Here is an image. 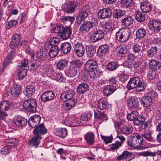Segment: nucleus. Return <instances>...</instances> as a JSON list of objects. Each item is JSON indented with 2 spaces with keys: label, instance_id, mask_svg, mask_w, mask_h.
<instances>
[{
  "label": "nucleus",
  "instance_id": "nucleus-45",
  "mask_svg": "<svg viewBox=\"0 0 161 161\" xmlns=\"http://www.w3.org/2000/svg\"><path fill=\"white\" fill-rule=\"evenodd\" d=\"M125 14V11L119 9H115L114 10L113 13V16L116 19L121 18Z\"/></svg>",
  "mask_w": 161,
  "mask_h": 161
},
{
  "label": "nucleus",
  "instance_id": "nucleus-41",
  "mask_svg": "<svg viewBox=\"0 0 161 161\" xmlns=\"http://www.w3.org/2000/svg\"><path fill=\"white\" fill-rule=\"evenodd\" d=\"M60 42L58 38H52L49 41V42L45 44V46L52 47L55 48H58V46Z\"/></svg>",
  "mask_w": 161,
  "mask_h": 161
},
{
  "label": "nucleus",
  "instance_id": "nucleus-50",
  "mask_svg": "<svg viewBox=\"0 0 161 161\" xmlns=\"http://www.w3.org/2000/svg\"><path fill=\"white\" fill-rule=\"evenodd\" d=\"M95 117L96 119L103 120H107V115L104 113L98 111L94 113Z\"/></svg>",
  "mask_w": 161,
  "mask_h": 161
},
{
  "label": "nucleus",
  "instance_id": "nucleus-61",
  "mask_svg": "<svg viewBox=\"0 0 161 161\" xmlns=\"http://www.w3.org/2000/svg\"><path fill=\"white\" fill-rule=\"evenodd\" d=\"M47 56V52L46 51H40L37 53V58L41 61H43L45 59Z\"/></svg>",
  "mask_w": 161,
  "mask_h": 161
},
{
  "label": "nucleus",
  "instance_id": "nucleus-29",
  "mask_svg": "<svg viewBox=\"0 0 161 161\" xmlns=\"http://www.w3.org/2000/svg\"><path fill=\"white\" fill-rule=\"evenodd\" d=\"M50 72L51 73V76L53 79L59 82H64L65 81V79L62 73L58 72L56 73L55 75H54L52 70H51Z\"/></svg>",
  "mask_w": 161,
  "mask_h": 161
},
{
  "label": "nucleus",
  "instance_id": "nucleus-14",
  "mask_svg": "<svg viewBox=\"0 0 161 161\" xmlns=\"http://www.w3.org/2000/svg\"><path fill=\"white\" fill-rule=\"evenodd\" d=\"M117 86L112 85H108L104 87L103 93L106 97H108L114 93L117 90Z\"/></svg>",
  "mask_w": 161,
  "mask_h": 161
},
{
  "label": "nucleus",
  "instance_id": "nucleus-6",
  "mask_svg": "<svg viewBox=\"0 0 161 161\" xmlns=\"http://www.w3.org/2000/svg\"><path fill=\"white\" fill-rule=\"evenodd\" d=\"M112 14L111 9L108 8H104L100 9L97 13L98 18L103 19L111 17Z\"/></svg>",
  "mask_w": 161,
  "mask_h": 161
},
{
  "label": "nucleus",
  "instance_id": "nucleus-34",
  "mask_svg": "<svg viewBox=\"0 0 161 161\" xmlns=\"http://www.w3.org/2000/svg\"><path fill=\"white\" fill-rule=\"evenodd\" d=\"M127 104L130 108H136L138 107L139 102L136 97H133L129 98Z\"/></svg>",
  "mask_w": 161,
  "mask_h": 161
},
{
  "label": "nucleus",
  "instance_id": "nucleus-11",
  "mask_svg": "<svg viewBox=\"0 0 161 161\" xmlns=\"http://www.w3.org/2000/svg\"><path fill=\"white\" fill-rule=\"evenodd\" d=\"M140 7L144 13H148L150 11L152 6L151 3L147 0H140Z\"/></svg>",
  "mask_w": 161,
  "mask_h": 161
},
{
  "label": "nucleus",
  "instance_id": "nucleus-55",
  "mask_svg": "<svg viewBox=\"0 0 161 161\" xmlns=\"http://www.w3.org/2000/svg\"><path fill=\"white\" fill-rule=\"evenodd\" d=\"M18 139L15 138H10L6 139L5 142L10 146L14 147L18 144Z\"/></svg>",
  "mask_w": 161,
  "mask_h": 161
},
{
  "label": "nucleus",
  "instance_id": "nucleus-21",
  "mask_svg": "<svg viewBox=\"0 0 161 161\" xmlns=\"http://www.w3.org/2000/svg\"><path fill=\"white\" fill-rule=\"evenodd\" d=\"M71 34V31L69 26L64 27L61 31L59 36L63 39H67L70 37Z\"/></svg>",
  "mask_w": 161,
  "mask_h": 161
},
{
  "label": "nucleus",
  "instance_id": "nucleus-2",
  "mask_svg": "<svg viewBox=\"0 0 161 161\" xmlns=\"http://www.w3.org/2000/svg\"><path fill=\"white\" fill-rule=\"evenodd\" d=\"M143 142V139L137 133H132L129 136L127 144L130 147L137 149L141 147Z\"/></svg>",
  "mask_w": 161,
  "mask_h": 161
},
{
  "label": "nucleus",
  "instance_id": "nucleus-9",
  "mask_svg": "<svg viewBox=\"0 0 161 161\" xmlns=\"http://www.w3.org/2000/svg\"><path fill=\"white\" fill-rule=\"evenodd\" d=\"M104 33L103 31L96 30L92 33L91 37V41L93 42H96L103 38Z\"/></svg>",
  "mask_w": 161,
  "mask_h": 161
},
{
  "label": "nucleus",
  "instance_id": "nucleus-13",
  "mask_svg": "<svg viewBox=\"0 0 161 161\" xmlns=\"http://www.w3.org/2000/svg\"><path fill=\"white\" fill-rule=\"evenodd\" d=\"M133 155L132 153L125 151L117 157L116 159L119 161H129L132 158Z\"/></svg>",
  "mask_w": 161,
  "mask_h": 161
},
{
  "label": "nucleus",
  "instance_id": "nucleus-51",
  "mask_svg": "<svg viewBox=\"0 0 161 161\" xmlns=\"http://www.w3.org/2000/svg\"><path fill=\"white\" fill-rule=\"evenodd\" d=\"M63 25L60 24L54 25L52 28V32L58 33L59 35H60L61 31L63 30Z\"/></svg>",
  "mask_w": 161,
  "mask_h": 161
},
{
  "label": "nucleus",
  "instance_id": "nucleus-4",
  "mask_svg": "<svg viewBox=\"0 0 161 161\" xmlns=\"http://www.w3.org/2000/svg\"><path fill=\"white\" fill-rule=\"evenodd\" d=\"M23 106L27 111L34 113L36 112L37 107L36 101L33 98H28L24 101Z\"/></svg>",
  "mask_w": 161,
  "mask_h": 161
},
{
  "label": "nucleus",
  "instance_id": "nucleus-56",
  "mask_svg": "<svg viewBox=\"0 0 161 161\" xmlns=\"http://www.w3.org/2000/svg\"><path fill=\"white\" fill-rule=\"evenodd\" d=\"M89 72L90 76L92 78H99L101 74V72H100L99 70L97 69V68Z\"/></svg>",
  "mask_w": 161,
  "mask_h": 161
},
{
  "label": "nucleus",
  "instance_id": "nucleus-3",
  "mask_svg": "<svg viewBox=\"0 0 161 161\" xmlns=\"http://www.w3.org/2000/svg\"><path fill=\"white\" fill-rule=\"evenodd\" d=\"M130 31L125 29H119L115 34V39L118 41L124 42L127 41L130 36Z\"/></svg>",
  "mask_w": 161,
  "mask_h": 161
},
{
  "label": "nucleus",
  "instance_id": "nucleus-25",
  "mask_svg": "<svg viewBox=\"0 0 161 161\" xmlns=\"http://www.w3.org/2000/svg\"><path fill=\"white\" fill-rule=\"evenodd\" d=\"M97 107L101 110H103L107 108L108 105L107 99L105 97L100 98L97 102Z\"/></svg>",
  "mask_w": 161,
  "mask_h": 161
},
{
  "label": "nucleus",
  "instance_id": "nucleus-30",
  "mask_svg": "<svg viewBox=\"0 0 161 161\" xmlns=\"http://www.w3.org/2000/svg\"><path fill=\"white\" fill-rule=\"evenodd\" d=\"M109 47L107 44L100 46L97 50V53L100 57L104 56L109 51Z\"/></svg>",
  "mask_w": 161,
  "mask_h": 161
},
{
  "label": "nucleus",
  "instance_id": "nucleus-12",
  "mask_svg": "<svg viewBox=\"0 0 161 161\" xmlns=\"http://www.w3.org/2000/svg\"><path fill=\"white\" fill-rule=\"evenodd\" d=\"M74 94V91L69 90L63 92L60 95V98L62 101L65 102L71 99Z\"/></svg>",
  "mask_w": 161,
  "mask_h": 161
},
{
  "label": "nucleus",
  "instance_id": "nucleus-59",
  "mask_svg": "<svg viewBox=\"0 0 161 161\" xmlns=\"http://www.w3.org/2000/svg\"><path fill=\"white\" fill-rule=\"evenodd\" d=\"M121 6L124 8L130 7L133 5V0H121L120 2Z\"/></svg>",
  "mask_w": 161,
  "mask_h": 161
},
{
  "label": "nucleus",
  "instance_id": "nucleus-22",
  "mask_svg": "<svg viewBox=\"0 0 161 161\" xmlns=\"http://www.w3.org/2000/svg\"><path fill=\"white\" fill-rule=\"evenodd\" d=\"M14 122L16 125L22 126L25 125L27 121L25 118L19 115H18L14 117Z\"/></svg>",
  "mask_w": 161,
  "mask_h": 161
},
{
  "label": "nucleus",
  "instance_id": "nucleus-32",
  "mask_svg": "<svg viewBox=\"0 0 161 161\" xmlns=\"http://www.w3.org/2000/svg\"><path fill=\"white\" fill-rule=\"evenodd\" d=\"M54 133L60 137L64 138L67 135L68 132L65 128H58L54 130Z\"/></svg>",
  "mask_w": 161,
  "mask_h": 161
},
{
  "label": "nucleus",
  "instance_id": "nucleus-16",
  "mask_svg": "<svg viewBox=\"0 0 161 161\" xmlns=\"http://www.w3.org/2000/svg\"><path fill=\"white\" fill-rule=\"evenodd\" d=\"M21 40V36L18 34H15L12 37V40L10 43V47L11 49L19 45L20 41Z\"/></svg>",
  "mask_w": 161,
  "mask_h": 161
},
{
  "label": "nucleus",
  "instance_id": "nucleus-60",
  "mask_svg": "<svg viewBox=\"0 0 161 161\" xmlns=\"http://www.w3.org/2000/svg\"><path fill=\"white\" fill-rule=\"evenodd\" d=\"M156 152H151L148 151L142 152L138 153L139 155L142 156L144 157L151 156L152 157H155L157 154Z\"/></svg>",
  "mask_w": 161,
  "mask_h": 161
},
{
  "label": "nucleus",
  "instance_id": "nucleus-35",
  "mask_svg": "<svg viewBox=\"0 0 161 161\" xmlns=\"http://www.w3.org/2000/svg\"><path fill=\"white\" fill-rule=\"evenodd\" d=\"M117 51L119 56L123 57L127 54L128 50L125 45L122 44L117 47Z\"/></svg>",
  "mask_w": 161,
  "mask_h": 161
},
{
  "label": "nucleus",
  "instance_id": "nucleus-64",
  "mask_svg": "<svg viewBox=\"0 0 161 161\" xmlns=\"http://www.w3.org/2000/svg\"><path fill=\"white\" fill-rule=\"evenodd\" d=\"M28 64V60L27 59L24 58L23 60L21 61L20 63L19 64L18 66V69H25V68L27 66Z\"/></svg>",
  "mask_w": 161,
  "mask_h": 161
},
{
  "label": "nucleus",
  "instance_id": "nucleus-19",
  "mask_svg": "<svg viewBox=\"0 0 161 161\" xmlns=\"http://www.w3.org/2000/svg\"><path fill=\"white\" fill-rule=\"evenodd\" d=\"M14 56L15 53L13 51L10 52L8 54L6 59L3 61L2 65L3 69H4L8 64L11 63V61L14 58Z\"/></svg>",
  "mask_w": 161,
  "mask_h": 161
},
{
  "label": "nucleus",
  "instance_id": "nucleus-1",
  "mask_svg": "<svg viewBox=\"0 0 161 161\" xmlns=\"http://www.w3.org/2000/svg\"><path fill=\"white\" fill-rule=\"evenodd\" d=\"M145 80L138 77H133L130 79L127 88L129 90L133 89L135 88H139L140 92L143 91L147 86Z\"/></svg>",
  "mask_w": 161,
  "mask_h": 161
},
{
  "label": "nucleus",
  "instance_id": "nucleus-15",
  "mask_svg": "<svg viewBox=\"0 0 161 161\" xmlns=\"http://www.w3.org/2000/svg\"><path fill=\"white\" fill-rule=\"evenodd\" d=\"M33 130L34 134L41 136L42 135L46 133L47 129L45 128L43 124H42L38 126H36Z\"/></svg>",
  "mask_w": 161,
  "mask_h": 161
},
{
  "label": "nucleus",
  "instance_id": "nucleus-7",
  "mask_svg": "<svg viewBox=\"0 0 161 161\" xmlns=\"http://www.w3.org/2000/svg\"><path fill=\"white\" fill-rule=\"evenodd\" d=\"M64 123L68 126L73 127L80 125V121L74 116L66 117L64 120Z\"/></svg>",
  "mask_w": 161,
  "mask_h": 161
},
{
  "label": "nucleus",
  "instance_id": "nucleus-28",
  "mask_svg": "<svg viewBox=\"0 0 161 161\" xmlns=\"http://www.w3.org/2000/svg\"><path fill=\"white\" fill-rule=\"evenodd\" d=\"M45 49L47 50H48V54L51 58H53L55 57L60 51V49L58 48L45 46Z\"/></svg>",
  "mask_w": 161,
  "mask_h": 161
},
{
  "label": "nucleus",
  "instance_id": "nucleus-10",
  "mask_svg": "<svg viewBox=\"0 0 161 161\" xmlns=\"http://www.w3.org/2000/svg\"><path fill=\"white\" fill-rule=\"evenodd\" d=\"M74 49L76 54L79 57H82L84 55L85 49L81 43L77 42L75 43L74 46Z\"/></svg>",
  "mask_w": 161,
  "mask_h": 161
},
{
  "label": "nucleus",
  "instance_id": "nucleus-36",
  "mask_svg": "<svg viewBox=\"0 0 161 161\" xmlns=\"http://www.w3.org/2000/svg\"><path fill=\"white\" fill-rule=\"evenodd\" d=\"M149 64L150 69L154 70H158L161 67V63L154 59H151Z\"/></svg>",
  "mask_w": 161,
  "mask_h": 161
},
{
  "label": "nucleus",
  "instance_id": "nucleus-39",
  "mask_svg": "<svg viewBox=\"0 0 161 161\" xmlns=\"http://www.w3.org/2000/svg\"><path fill=\"white\" fill-rule=\"evenodd\" d=\"M157 48L156 47H152L147 50L146 57L147 58L153 57L157 52Z\"/></svg>",
  "mask_w": 161,
  "mask_h": 161
},
{
  "label": "nucleus",
  "instance_id": "nucleus-24",
  "mask_svg": "<svg viewBox=\"0 0 161 161\" xmlns=\"http://www.w3.org/2000/svg\"><path fill=\"white\" fill-rule=\"evenodd\" d=\"M29 142H28V145L34 146L36 147L40 143V140L42 139L41 136L34 135Z\"/></svg>",
  "mask_w": 161,
  "mask_h": 161
},
{
  "label": "nucleus",
  "instance_id": "nucleus-53",
  "mask_svg": "<svg viewBox=\"0 0 161 161\" xmlns=\"http://www.w3.org/2000/svg\"><path fill=\"white\" fill-rule=\"evenodd\" d=\"M146 120L145 117L143 115H139L137 118L135 119L133 122L134 124L137 125H143Z\"/></svg>",
  "mask_w": 161,
  "mask_h": 161
},
{
  "label": "nucleus",
  "instance_id": "nucleus-57",
  "mask_svg": "<svg viewBox=\"0 0 161 161\" xmlns=\"http://www.w3.org/2000/svg\"><path fill=\"white\" fill-rule=\"evenodd\" d=\"M142 138L144 137L146 142H153V137L151 136V134L149 132H145L142 134Z\"/></svg>",
  "mask_w": 161,
  "mask_h": 161
},
{
  "label": "nucleus",
  "instance_id": "nucleus-27",
  "mask_svg": "<svg viewBox=\"0 0 161 161\" xmlns=\"http://www.w3.org/2000/svg\"><path fill=\"white\" fill-rule=\"evenodd\" d=\"M71 44L68 42H65L61 45L59 49L61 52L67 54L71 51Z\"/></svg>",
  "mask_w": 161,
  "mask_h": 161
},
{
  "label": "nucleus",
  "instance_id": "nucleus-26",
  "mask_svg": "<svg viewBox=\"0 0 161 161\" xmlns=\"http://www.w3.org/2000/svg\"><path fill=\"white\" fill-rule=\"evenodd\" d=\"M21 91V86L18 85H14L10 88L11 93L15 97H18Z\"/></svg>",
  "mask_w": 161,
  "mask_h": 161
},
{
  "label": "nucleus",
  "instance_id": "nucleus-31",
  "mask_svg": "<svg viewBox=\"0 0 161 161\" xmlns=\"http://www.w3.org/2000/svg\"><path fill=\"white\" fill-rule=\"evenodd\" d=\"M88 85L85 83H83L78 85L76 89V92L79 94H83L89 89Z\"/></svg>",
  "mask_w": 161,
  "mask_h": 161
},
{
  "label": "nucleus",
  "instance_id": "nucleus-49",
  "mask_svg": "<svg viewBox=\"0 0 161 161\" xmlns=\"http://www.w3.org/2000/svg\"><path fill=\"white\" fill-rule=\"evenodd\" d=\"M139 114L136 110L131 111L130 113L129 114L127 117V119L130 121L134 120L139 115Z\"/></svg>",
  "mask_w": 161,
  "mask_h": 161
},
{
  "label": "nucleus",
  "instance_id": "nucleus-62",
  "mask_svg": "<svg viewBox=\"0 0 161 161\" xmlns=\"http://www.w3.org/2000/svg\"><path fill=\"white\" fill-rule=\"evenodd\" d=\"M112 25V23L106 22L105 25H103V29L105 31L107 32L111 31L113 30Z\"/></svg>",
  "mask_w": 161,
  "mask_h": 161
},
{
  "label": "nucleus",
  "instance_id": "nucleus-20",
  "mask_svg": "<svg viewBox=\"0 0 161 161\" xmlns=\"http://www.w3.org/2000/svg\"><path fill=\"white\" fill-rule=\"evenodd\" d=\"M54 96V94L52 91H46L42 94L41 100L43 102H46L53 99Z\"/></svg>",
  "mask_w": 161,
  "mask_h": 161
},
{
  "label": "nucleus",
  "instance_id": "nucleus-44",
  "mask_svg": "<svg viewBox=\"0 0 161 161\" xmlns=\"http://www.w3.org/2000/svg\"><path fill=\"white\" fill-rule=\"evenodd\" d=\"M35 91L34 86L32 85L27 86L23 91L24 94L28 97H31Z\"/></svg>",
  "mask_w": 161,
  "mask_h": 161
},
{
  "label": "nucleus",
  "instance_id": "nucleus-5",
  "mask_svg": "<svg viewBox=\"0 0 161 161\" xmlns=\"http://www.w3.org/2000/svg\"><path fill=\"white\" fill-rule=\"evenodd\" d=\"M89 7L88 6H83L79 11V15L76 18V23L79 25L84 21L88 16L89 12Z\"/></svg>",
  "mask_w": 161,
  "mask_h": 161
},
{
  "label": "nucleus",
  "instance_id": "nucleus-23",
  "mask_svg": "<svg viewBox=\"0 0 161 161\" xmlns=\"http://www.w3.org/2000/svg\"><path fill=\"white\" fill-rule=\"evenodd\" d=\"M97 64L96 60L90 59L88 60L86 63L84 67L89 72L97 68Z\"/></svg>",
  "mask_w": 161,
  "mask_h": 161
},
{
  "label": "nucleus",
  "instance_id": "nucleus-40",
  "mask_svg": "<svg viewBox=\"0 0 161 161\" xmlns=\"http://www.w3.org/2000/svg\"><path fill=\"white\" fill-rule=\"evenodd\" d=\"M85 138L87 144L90 145L94 144L95 136L93 133L86 134L85 136Z\"/></svg>",
  "mask_w": 161,
  "mask_h": 161
},
{
  "label": "nucleus",
  "instance_id": "nucleus-37",
  "mask_svg": "<svg viewBox=\"0 0 161 161\" xmlns=\"http://www.w3.org/2000/svg\"><path fill=\"white\" fill-rule=\"evenodd\" d=\"M77 69L74 66H71L68 69L65 71V74L69 77H72L77 75Z\"/></svg>",
  "mask_w": 161,
  "mask_h": 161
},
{
  "label": "nucleus",
  "instance_id": "nucleus-63",
  "mask_svg": "<svg viewBox=\"0 0 161 161\" xmlns=\"http://www.w3.org/2000/svg\"><path fill=\"white\" fill-rule=\"evenodd\" d=\"M122 146L121 142H119V141H116L115 143L110 145V148L112 150H115L119 149Z\"/></svg>",
  "mask_w": 161,
  "mask_h": 161
},
{
  "label": "nucleus",
  "instance_id": "nucleus-46",
  "mask_svg": "<svg viewBox=\"0 0 161 161\" xmlns=\"http://www.w3.org/2000/svg\"><path fill=\"white\" fill-rule=\"evenodd\" d=\"M10 104L6 100H3L0 103V110L6 112L10 108Z\"/></svg>",
  "mask_w": 161,
  "mask_h": 161
},
{
  "label": "nucleus",
  "instance_id": "nucleus-33",
  "mask_svg": "<svg viewBox=\"0 0 161 161\" xmlns=\"http://www.w3.org/2000/svg\"><path fill=\"white\" fill-rule=\"evenodd\" d=\"M153 98L150 97H144L141 99V103L144 107L147 108L152 105Z\"/></svg>",
  "mask_w": 161,
  "mask_h": 161
},
{
  "label": "nucleus",
  "instance_id": "nucleus-8",
  "mask_svg": "<svg viewBox=\"0 0 161 161\" xmlns=\"http://www.w3.org/2000/svg\"><path fill=\"white\" fill-rule=\"evenodd\" d=\"M77 5V3L75 2H69L64 4L62 6V8L64 12L68 13H71L75 10Z\"/></svg>",
  "mask_w": 161,
  "mask_h": 161
},
{
  "label": "nucleus",
  "instance_id": "nucleus-52",
  "mask_svg": "<svg viewBox=\"0 0 161 161\" xmlns=\"http://www.w3.org/2000/svg\"><path fill=\"white\" fill-rule=\"evenodd\" d=\"M81 79L84 81H87L89 79V70H87L85 68H84L81 70Z\"/></svg>",
  "mask_w": 161,
  "mask_h": 161
},
{
  "label": "nucleus",
  "instance_id": "nucleus-48",
  "mask_svg": "<svg viewBox=\"0 0 161 161\" xmlns=\"http://www.w3.org/2000/svg\"><path fill=\"white\" fill-rule=\"evenodd\" d=\"M121 130L123 134L128 135L132 132L133 128L129 125L127 124L124 125Z\"/></svg>",
  "mask_w": 161,
  "mask_h": 161
},
{
  "label": "nucleus",
  "instance_id": "nucleus-42",
  "mask_svg": "<svg viewBox=\"0 0 161 161\" xmlns=\"http://www.w3.org/2000/svg\"><path fill=\"white\" fill-rule=\"evenodd\" d=\"M68 61L66 59L61 58L59 60L57 64V67L59 70H63L67 65Z\"/></svg>",
  "mask_w": 161,
  "mask_h": 161
},
{
  "label": "nucleus",
  "instance_id": "nucleus-38",
  "mask_svg": "<svg viewBox=\"0 0 161 161\" xmlns=\"http://www.w3.org/2000/svg\"><path fill=\"white\" fill-rule=\"evenodd\" d=\"M92 27L90 22L88 21L84 22L80 25V31L81 32L86 33L88 32Z\"/></svg>",
  "mask_w": 161,
  "mask_h": 161
},
{
  "label": "nucleus",
  "instance_id": "nucleus-47",
  "mask_svg": "<svg viewBox=\"0 0 161 161\" xmlns=\"http://www.w3.org/2000/svg\"><path fill=\"white\" fill-rule=\"evenodd\" d=\"M119 66L118 63L114 60L109 62L107 65V69L109 71H113L116 69Z\"/></svg>",
  "mask_w": 161,
  "mask_h": 161
},
{
  "label": "nucleus",
  "instance_id": "nucleus-18",
  "mask_svg": "<svg viewBox=\"0 0 161 161\" xmlns=\"http://www.w3.org/2000/svg\"><path fill=\"white\" fill-rule=\"evenodd\" d=\"M41 119L40 116L37 115H35L31 117L29 119V125L32 128H35L40 123Z\"/></svg>",
  "mask_w": 161,
  "mask_h": 161
},
{
  "label": "nucleus",
  "instance_id": "nucleus-58",
  "mask_svg": "<svg viewBox=\"0 0 161 161\" xmlns=\"http://www.w3.org/2000/svg\"><path fill=\"white\" fill-rule=\"evenodd\" d=\"M146 34L145 30L142 28H140L137 30L136 31V36L137 38H142Z\"/></svg>",
  "mask_w": 161,
  "mask_h": 161
},
{
  "label": "nucleus",
  "instance_id": "nucleus-54",
  "mask_svg": "<svg viewBox=\"0 0 161 161\" xmlns=\"http://www.w3.org/2000/svg\"><path fill=\"white\" fill-rule=\"evenodd\" d=\"M145 14L141 12L137 11L136 12L135 19L137 21L140 22L144 21L145 20Z\"/></svg>",
  "mask_w": 161,
  "mask_h": 161
},
{
  "label": "nucleus",
  "instance_id": "nucleus-17",
  "mask_svg": "<svg viewBox=\"0 0 161 161\" xmlns=\"http://www.w3.org/2000/svg\"><path fill=\"white\" fill-rule=\"evenodd\" d=\"M149 26L155 32H158L161 29V22L156 20H152L150 21Z\"/></svg>",
  "mask_w": 161,
  "mask_h": 161
},
{
  "label": "nucleus",
  "instance_id": "nucleus-43",
  "mask_svg": "<svg viewBox=\"0 0 161 161\" xmlns=\"http://www.w3.org/2000/svg\"><path fill=\"white\" fill-rule=\"evenodd\" d=\"M134 19L132 17L128 16L122 19L121 25L125 26H128L131 25L133 23Z\"/></svg>",
  "mask_w": 161,
  "mask_h": 161
}]
</instances>
